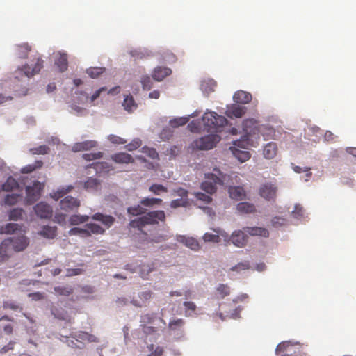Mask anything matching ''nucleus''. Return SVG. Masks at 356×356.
<instances>
[{
    "instance_id": "nucleus-1",
    "label": "nucleus",
    "mask_w": 356,
    "mask_h": 356,
    "mask_svg": "<svg viewBox=\"0 0 356 356\" xmlns=\"http://www.w3.org/2000/svg\"><path fill=\"white\" fill-rule=\"evenodd\" d=\"M17 231L23 233L26 232L23 225H19L13 222H8L0 229L1 234H12L15 233ZM7 239L10 240V245L12 246V249L15 252H21L24 250L29 243V238L25 236L24 234H21L17 236L9 237Z\"/></svg>"
},
{
    "instance_id": "nucleus-2",
    "label": "nucleus",
    "mask_w": 356,
    "mask_h": 356,
    "mask_svg": "<svg viewBox=\"0 0 356 356\" xmlns=\"http://www.w3.org/2000/svg\"><path fill=\"white\" fill-rule=\"evenodd\" d=\"M165 220V212L162 210H157L149 211L141 217L131 220L129 225L141 231L147 225H155L158 224L159 221L164 222Z\"/></svg>"
},
{
    "instance_id": "nucleus-3",
    "label": "nucleus",
    "mask_w": 356,
    "mask_h": 356,
    "mask_svg": "<svg viewBox=\"0 0 356 356\" xmlns=\"http://www.w3.org/2000/svg\"><path fill=\"white\" fill-rule=\"evenodd\" d=\"M243 130L245 135L241 140L234 142V147L236 148L246 149L249 145V137L258 135L264 127H260L258 122L254 119H246L243 122Z\"/></svg>"
},
{
    "instance_id": "nucleus-4",
    "label": "nucleus",
    "mask_w": 356,
    "mask_h": 356,
    "mask_svg": "<svg viewBox=\"0 0 356 356\" xmlns=\"http://www.w3.org/2000/svg\"><path fill=\"white\" fill-rule=\"evenodd\" d=\"M44 60L39 54H35L31 60V64H25L19 67L15 72V79L19 80L23 76L28 78L38 74L44 67Z\"/></svg>"
},
{
    "instance_id": "nucleus-5",
    "label": "nucleus",
    "mask_w": 356,
    "mask_h": 356,
    "mask_svg": "<svg viewBox=\"0 0 356 356\" xmlns=\"http://www.w3.org/2000/svg\"><path fill=\"white\" fill-rule=\"evenodd\" d=\"M206 180L201 184V188L209 194H213L216 191L217 185H222L225 179V175L217 168L213 172L205 175Z\"/></svg>"
},
{
    "instance_id": "nucleus-6",
    "label": "nucleus",
    "mask_w": 356,
    "mask_h": 356,
    "mask_svg": "<svg viewBox=\"0 0 356 356\" xmlns=\"http://www.w3.org/2000/svg\"><path fill=\"white\" fill-rule=\"evenodd\" d=\"M204 129L207 131H218L227 124V120L215 112H206L202 116Z\"/></svg>"
},
{
    "instance_id": "nucleus-7",
    "label": "nucleus",
    "mask_w": 356,
    "mask_h": 356,
    "mask_svg": "<svg viewBox=\"0 0 356 356\" xmlns=\"http://www.w3.org/2000/svg\"><path fill=\"white\" fill-rule=\"evenodd\" d=\"M220 140V137L218 134H210L195 140L192 143V147L200 150L211 149Z\"/></svg>"
},
{
    "instance_id": "nucleus-8",
    "label": "nucleus",
    "mask_w": 356,
    "mask_h": 356,
    "mask_svg": "<svg viewBox=\"0 0 356 356\" xmlns=\"http://www.w3.org/2000/svg\"><path fill=\"white\" fill-rule=\"evenodd\" d=\"M44 185L39 181H35L32 186L26 188V202L29 204H31L37 201L41 195Z\"/></svg>"
},
{
    "instance_id": "nucleus-9",
    "label": "nucleus",
    "mask_w": 356,
    "mask_h": 356,
    "mask_svg": "<svg viewBox=\"0 0 356 356\" xmlns=\"http://www.w3.org/2000/svg\"><path fill=\"white\" fill-rule=\"evenodd\" d=\"M59 205L61 210L65 212H72L79 209L81 202L79 199L68 195L60 200Z\"/></svg>"
},
{
    "instance_id": "nucleus-10",
    "label": "nucleus",
    "mask_w": 356,
    "mask_h": 356,
    "mask_svg": "<svg viewBox=\"0 0 356 356\" xmlns=\"http://www.w3.org/2000/svg\"><path fill=\"white\" fill-rule=\"evenodd\" d=\"M259 194L266 200H275L277 195V187L272 183H265L260 186Z\"/></svg>"
},
{
    "instance_id": "nucleus-11",
    "label": "nucleus",
    "mask_w": 356,
    "mask_h": 356,
    "mask_svg": "<svg viewBox=\"0 0 356 356\" xmlns=\"http://www.w3.org/2000/svg\"><path fill=\"white\" fill-rule=\"evenodd\" d=\"M35 214L40 218L49 219L52 216L51 207L43 202L38 203L34 207Z\"/></svg>"
},
{
    "instance_id": "nucleus-12",
    "label": "nucleus",
    "mask_w": 356,
    "mask_h": 356,
    "mask_svg": "<svg viewBox=\"0 0 356 356\" xmlns=\"http://www.w3.org/2000/svg\"><path fill=\"white\" fill-rule=\"evenodd\" d=\"M230 241L235 246L243 248L247 243L248 236L245 233L244 230H236L232 234Z\"/></svg>"
},
{
    "instance_id": "nucleus-13",
    "label": "nucleus",
    "mask_w": 356,
    "mask_h": 356,
    "mask_svg": "<svg viewBox=\"0 0 356 356\" xmlns=\"http://www.w3.org/2000/svg\"><path fill=\"white\" fill-rule=\"evenodd\" d=\"M153 294L150 290L142 291L138 294L139 300L133 298L131 303L136 307H142L153 298Z\"/></svg>"
},
{
    "instance_id": "nucleus-14",
    "label": "nucleus",
    "mask_w": 356,
    "mask_h": 356,
    "mask_svg": "<svg viewBox=\"0 0 356 356\" xmlns=\"http://www.w3.org/2000/svg\"><path fill=\"white\" fill-rule=\"evenodd\" d=\"M10 241V239H5L0 244V261L1 262L7 261L12 254V250H13L11 249Z\"/></svg>"
},
{
    "instance_id": "nucleus-15",
    "label": "nucleus",
    "mask_w": 356,
    "mask_h": 356,
    "mask_svg": "<svg viewBox=\"0 0 356 356\" xmlns=\"http://www.w3.org/2000/svg\"><path fill=\"white\" fill-rule=\"evenodd\" d=\"M243 230L248 234L252 236H262L267 238L269 236V232L267 229L260 227H245Z\"/></svg>"
},
{
    "instance_id": "nucleus-16",
    "label": "nucleus",
    "mask_w": 356,
    "mask_h": 356,
    "mask_svg": "<svg viewBox=\"0 0 356 356\" xmlns=\"http://www.w3.org/2000/svg\"><path fill=\"white\" fill-rule=\"evenodd\" d=\"M246 108L242 106L232 104L228 107L226 115L230 118H241L246 112Z\"/></svg>"
},
{
    "instance_id": "nucleus-17",
    "label": "nucleus",
    "mask_w": 356,
    "mask_h": 356,
    "mask_svg": "<svg viewBox=\"0 0 356 356\" xmlns=\"http://www.w3.org/2000/svg\"><path fill=\"white\" fill-rule=\"evenodd\" d=\"M55 65L58 68L59 71L63 72L67 70L68 60L66 53L58 52L54 61Z\"/></svg>"
},
{
    "instance_id": "nucleus-18",
    "label": "nucleus",
    "mask_w": 356,
    "mask_h": 356,
    "mask_svg": "<svg viewBox=\"0 0 356 356\" xmlns=\"http://www.w3.org/2000/svg\"><path fill=\"white\" fill-rule=\"evenodd\" d=\"M228 192L229 197L237 201L242 200L246 197V193L242 186H229Z\"/></svg>"
},
{
    "instance_id": "nucleus-19",
    "label": "nucleus",
    "mask_w": 356,
    "mask_h": 356,
    "mask_svg": "<svg viewBox=\"0 0 356 356\" xmlns=\"http://www.w3.org/2000/svg\"><path fill=\"white\" fill-rule=\"evenodd\" d=\"M96 146L97 142L95 140L79 142L74 144L72 146V151L74 152L86 151L95 147Z\"/></svg>"
},
{
    "instance_id": "nucleus-20",
    "label": "nucleus",
    "mask_w": 356,
    "mask_h": 356,
    "mask_svg": "<svg viewBox=\"0 0 356 356\" xmlns=\"http://www.w3.org/2000/svg\"><path fill=\"white\" fill-rule=\"evenodd\" d=\"M172 73V70L165 67H156L152 72V77L157 81H161Z\"/></svg>"
},
{
    "instance_id": "nucleus-21",
    "label": "nucleus",
    "mask_w": 356,
    "mask_h": 356,
    "mask_svg": "<svg viewBox=\"0 0 356 356\" xmlns=\"http://www.w3.org/2000/svg\"><path fill=\"white\" fill-rule=\"evenodd\" d=\"M91 218L94 220L100 221L107 228L110 227L115 222V218L110 215H104L102 213H96L92 216Z\"/></svg>"
},
{
    "instance_id": "nucleus-22",
    "label": "nucleus",
    "mask_w": 356,
    "mask_h": 356,
    "mask_svg": "<svg viewBox=\"0 0 356 356\" xmlns=\"http://www.w3.org/2000/svg\"><path fill=\"white\" fill-rule=\"evenodd\" d=\"M233 99L236 103L248 104L252 100V95L243 90H238L234 94Z\"/></svg>"
},
{
    "instance_id": "nucleus-23",
    "label": "nucleus",
    "mask_w": 356,
    "mask_h": 356,
    "mask_svg": "<svg viewBox=\"0 0 356 356\" xmlns=\"http://www.w3.org/2000/svg\"><path fill=\"white\" fill-rule=\"evenodd\" d=\"M112 160L117 163H134V158L125 152L116 153L111 156Z\"/></svg>"
},
{
    "instance_id": "nucleus-24",
    "label": "nucleus",
    "mask_w": 356,
    "mask_h": 356,
    "mask_svg": "<svg viewBox=\"0 0 356 356\" xmlns=\"http://www.w3.org/2000/svg\"><path fill=\"white\" fill-rule=\"evenodd\" d=\"M277 153V145L274 142L266 144L263 150L264 156L267 159H273Z\"/></svg>"
},
{
    "instance_id": "nucleus-25",
    "label": "nucleus",
    "mask_w": 356,
    "mask_h": 356,
    "mask_svg": "<svg viewBox=\"0 0 356 356\" xmlns=\"http://www.w3.org/2000/svg\"><path fill=\"white\" fill-rule=\"evenodd\" d=\"M178 241L184 243L186 247L189 248L192 250H199L200 245L198 241L193 237H186L184 236H180Z\"/></svg>"
},
{
    "instance_id": "nucleus-26",
    "label": "nucleus",
    "mask_w": 356,
    "mask_h": 356,
    "mask_svg": "<svg viewBox=\"0 0 356 356\" xmlns=\"http://www.w3.org/2000/svg\"><path fill=\"white\" fill-rule=\"evenodd\" d=\"M233 155L241 163L245 162L250 158V153L246 150H241L236 147H231Z\"/></svg>"
},
{
    "instance_id": "nucleus-27",
    "label": "nucleus",
    "mask_w": 356,
    "mask_h": 356,
    "mask_svg": "<svg viewBox=\"0 0 356 356\" xmlns=\"http://www.w3.org/2000/svg\"><path fill=\"white\" fill-rule=\"evenodd\" d=\"M57 233V227L56 226H44L38 232V234L44 238L53 239L56 237Z\"/></svg>"
},
{
    "instance_id": "nucleus-28",
    "label": "nucleus",
    "mask_w": 356,
    "mask_h": 356,
    "mask_svg": "<svg viewBox=\"0 0 356 356\" xmlns=\"http://www.w3.org/2000/svg\"><path fill=\"white\" fill-rule=\"evenodd\" d=\"M158 267L157 262L143 264L140 267V275L143 279H147L149 275Z\"/></svg>"
},
{
    "instance_id": "nucleus-29",
    "label": "nucleus",
    "mask_w": 356,
    "mask_h": 356,
    "mask_svg": "<svg viewBox=\"0 0 356 356\" xmlns=\"http://www.w3.org/2000/svg\"><path fill=\"white\" fill-rule=\"evenodd\" d=\"M236 209L238 212L245 214L254 213L256 211L254 204L248 202L238 203L236 206Z\"/></svg>"
},
{
    "instance_id": "nucleus-30",
    "label": "nucleus",
    "mask_w": 356,
    "mask_h": 356,
    "mask_svg": "<svg viewBox=\"0 0 356 356\" xmlns=\"http://www.w3.org/2000/svg\"><path fill=\"white\" fill-rule=\"evenodd\" d=\"M74 188L73 186H62L59 188H58L57 191H53L50 196L51 198H53L55 200H58L60 198L63 197L64 195L70 193L72 189Z\"/></svg>"
},
{
    "instance_id": "nucleus-31",
    "label": "nucleus",
    "mask_w": 356,
    "mask_h": 356,
    "mask_svg": "<svg viewBox=\"0 0 356 356\" xmlns=\"http://www.w3.org/2000/svg\"><path fill=\"white\" fill-rule=\"evenodd\" d=\"M31 47L27 43H24L16 46V54L21 58H26Z\"/></svg>"
},
{
    "instance_id": "nucleus-32",
    "label": "nucleus",
    "mask_w": 356,
    "mask_h": 356,
    "mask_svg": "<svg viewBox=\"0 0 356 356\" xmlns=\"http://www.w3.org/2000/svg\"><path fill=\"white\" fill-rule=\"evenodd\" d=\"M19 188V183L12 177H8L6 181L2 185V189L5 191H12Z\"/></svg>"
},
{
    "instance_id": "nucleus-33",
    "label": "nucleus",
    "mask_w": 356,
    "mask_h": 356,
    "mask_svg": "<svg viewBox=\"0 0 356 356\" xmlns=\"http://www.w3.org/2000/svg\"><path fill=\"white\" fill-rule=\"evenodd\" d=\"M86 227H87L90 236L92 234H104L105 232V229L103 227L95 223H87Z\"/></svg>"
},
{
    "instance_id": "nucleus-34",
    "label": "nucleus",
    "mask_w": 356,
    "mask_h": 356,
    "mask_svg": "<svg viewBox=\"0 0 356 356\" xmlns=\"http://www.w3.org/2000/svg\"><path fill=\"white\" fill-rule=\"evenodd\" d=\"M89 220V216L87 215H72L69 219V222L72 225H78L84 223Z\"/></svg>"
},
{
    "instance_id": "nucleus-35",
    "label": "nucleus",
    "mask_w": 356,
    "mask_h": 356,
    "mask_svg": "<svg viewBox=\"0 0 356 356\" xmlns=\"http://www.w3.org/2000/svg\"><path fill=\"white\" fill-rule=\"evenodd\" d=\"M123 106L126 111L131 112L136 108L137 105L135 103L133 97L131 95H127L124 99Z\"/></svg>"
},
{
    "instance_id": "nucleus-36",
    "label": "nucleus",
    "mask_w": 356,
    "mask_h": 356,
    "mask_svg": "<svg viewBox=\"0 0 356 356\" xmlns=\"http://www.w3.org/2000/svg\"><path fill=\"white\" fill-rule=\"evenodd\" d=\"M100 184V182L96 178L90 177L84 183V188L88 191L97 190Z\"/></svg>"
},
{
    "instance_id": "nucleus-37",
    "label": "nucleus",
    "mask_w": 356,
    "mask_h": 356,
    "mask_svg": "<svg viewBox=\"0 0 356 356\" xmlns=\"http://www.w3.org/2000/svg\"><path fill=\"white\" fill-rule=\"evenodd\" d=\"M162 202L163 200L160 198L144 197L141 200L140 204L143 206L150 207L156 204L160 205Z\"/></svg>"
},
{
    "instance_id": "nucleus-38",
    "label": "nucleus",
    "mask_w": 356,
    "mask_h": 356,
    "mask_svg": "<svg viewBox=\"0 0 356 356\" xmlns=\"http://www.w3.org/2000/svg\"><path fill=\"white\" fill-rule=\"evenodd\" d=\"M69 234L70 236L79 235L81 237H85V238L90 236V234L88 232L87 227H86V226L84 227V228L73 227L70 229Z\"/></svg>"
},
{
    "instance_id": "nucleus-39",
    "label": "nucleus",
    "mask_w": 356,
    "mask_h": 356,
    "mask_svg": "<svg viewBox=\"0 0 356 356\" xmlns=\"http://www.w3.org/2000/svg\"><path fill=\"white\" fill-rule=\"evenodd\" d=\"M24 213V211L22 209L15 208L9 212V220H18L22 218Z\"/></svg>"
},
{
    "instance_id": "nucleus-40",
    "label": "nucleus",
    "mask_w": 356,
    "mask_h": 356,
    "mask_svg": "<svg viewBox=\"0 0 356 356\" xmlns=\"http://www.w3.org/2000/svg\"><path fill=\"white\" fill-rule=\"evenodd\" d=\"M216 83L213 80L204 81L201 83V89L207 93H210L214 91V88Z\"/></svg>"
},
{
    "instance_id": "nucleus-41",
    "label": "nucleus",
    "mask_w": 356,
    "mask_h": 356,
    "mask_svg": "<svg viewBox=\"0 0 356 356\" xmlns=\"http://www.w3.org/2000/svg\"><path fill=\"white\" fill-rule=\"evenodd\" d=\"M43 165L42 161H36L33 164H29L22 168L21 172L22 173H30L38 168H40Z\"/></svg>"
},
{
    "instance_id": "nucleus-42",
    "label": "nucleus",
    "mask_w": 356,
    "mask_h": 356,
    "mask_svg": "<svg viewBox=\"0 0 356 356\" xmlns=\"http://www.w3.org/2000/svg\"><path fill=\"white\" fill-rule=\"evenodd\" d=\"M184 324L185 322L181 318L174 319L170 321L168 327L170 330H179L184 326Z\"/></svg>"
},
{
    "instance_id": "nucleus-43",
    "label": "nucleus",
    "mask_w": 356,
    "mask_h": 356,
    "mask_svg": "<svg viewBox=\"0 0 356 356\" xmlns=\"http://www.w3.org/2000/svg\"><path fill=\"white\" fill-rule=\"evenodd\" d=\"M127 212L132 216H138L145 213L146 209L140 205H136L128 207Z\"/></svg>"
},
{
    "instance_id": "nucleus-44",
    "label": "nucleus",
    "mask_w": 356,
    "mask_h": 356,
    "mask_svg": "<svg viewBox=\"0 0 356 356\" xmlns=\"http://www.w3.org/2000/svg\"><path fill=\"white\" fill-rule=\"evenodd\" d=\"M188 121V118L186 117H181L174 118L170 120V125L173 128L179 127V126L185 125Z\"/></svg>"
},
{
    "instance_id": "nucleus-45",
    "label": "nucleus",
    "mask_w": 356,
    "mask_h": 356,
    "mask_svg": "<svg viewBox=\"0 0 356 356\" xmlns=\"http://www.w3.org/2000/svg\"><path fill=\"white\" fill-rule=\"evenodd\" d=\"M149 191L154 195H160L161 193H166L168 188L161 184H154L149 188Z\"/></svg>"
},
{
    "instance_id": "nucleus-46",
    "label": "nucleus",
    "mask_w": 356,
    "mask_h": 356,
    "mask_svg": "<svg viewBox=\"0 0 356 356\" xmlns=\"http://www.w3.org/2000/svg\"><path fill=\"white\" fill-rule=\"evenodd\" d=\"M105 71L104 67H90L87 70V74L91 78H97Z\"/></svg>"
},
{
    "instance_id": "nucleus-47",
    "label": "nucleus",
    "mask_w": 356,
    "mask_h": 356,
    "mask_svg": "<svg viewBox=\"0 0 356 356\" xmlns=\"http://www.w3.org/2000/svg\"><path fill=\"white\" fill-rule=\"evenodd\" d=\"M54 291L58 295L68 296L72 293L73 289L70 286H56L54 288Z\"/></svg>"
},
{
    "instance_id": "nucleus-48",
    "label": "nucleus",
    "mask_w": 356,
    "mask_h": 356,
    "mask_svg": "<svg viewBox=\"0 0 356 356\" xmlns=\"http://www.w3.org/2000/svg\"><path fill=\"white\" fill-rule=\"evenodd\" d=\"M141 151L152 159L159 158V154L154 148L145 146L142 148Z\"/></svg>"
},
{
    "instance_id": "nucleus-49",
    "label": "nucleus",
    "mask_w": 356,
    "mask_h": 356,
    "mask_svg": "<svg viewBox=\"0 0 356 356\" xmlns=\"http://www.w3.org/2000/svg\"><path fill=\"white\" fill-rule=\"evenodd\" d=\"M216 290L221 298H224L225 296H228L230 292L228 285L224 284H220Z\"/></svg>"
},
{
    "instance_id": "nucleus-50",
    "label": "nucleus",
    "mask_w": 356,
    "mask_h": 356,
    "mask_svg": "<svg viewBox=\"0 0 356 356\" xmlns=\"http://www.w3.org/2000/svg\"><path fill=\"white\" fill-rule=\"evenodd\" d=\"M250 268V265L248 261L240 262L231 268L232 271L240 272L241 270H247Z\"/></svg>"
},
{
    "instance_id": "nucleus-51",
    "label": "nucleus",
    "mask_w": 356,
    "mask_h": 356,
    "mask_svg": "<svg viewBox=\"0 0 356 356\" xmlns=\"http://www.w3.org/2000/svg\"><path fill=\"white\" fill-rule=\"evenodd\" d=\"M20 197L19 194L13 193L8 194L6 196L4 202L8 205H13L15 204Z\"/></svg>"
},
{
    "instance_id": "nucleus-52",
    "label": "nucleus",
    "mask_w": 356,
    "mask_h": 356,
    "mask_svg": "<svg viewBox=\"0 0 356 356\" xmlns=\"http://www.w3.org/2000/svg\"><path fill=\"white\" fill-rule=\"evenodd\" d=\"M33 154H47L49 152V147L47 145H40L30 149Z\"/></svg>"
},
{
    "instance_id": "nucleus-53",
    "label": "nucleus",
    "mask_w": 356,
    "mask_h": 356,
    "mask_svg": "<svg viewBox=\"0 0 356 356\" xmlns=\"http://www.w3.org/2000/svg\"><path fill=\"white\" fill-rule=\"evenodd\" d=\"M154 319H155L154 314H145L141 315V316H140L141 326L148 324V323H153Z\"/></svg>"
},
{
    "instance_id": "nucleus-54",
    "label": "nucleus",
    "mask_w": 356,
    "mask_h": 356,
    "mask_svg": "<svg viewBox=\"0 0 356 356\" xmlns=\"http://www.w3.org/2000/svg\"><path fill=\"white\" fill-rule=\"evenodd\" d=\"M203 239L205 242L219 243L220 238L218 234H212L210 233H205L203 236Z\"/></svg>"
},
{
    "instance_id": "nucleus-55",
    "label": "nucleus",
    "mask_w": 356,
    "mask_h": 356,
    "mask_svg": "<svg viewBox=\"0 0 356 356\" xmlns=\"http://www.w3.org/2000/svg\"><path fill=\"white\" fill-rule=\"evenodd\" d=\"M141 145H142L141 140L138 138H136V139H134L131 143L127 144L125 146V148L127 150L131 152V151H134V150L138 149V147H140L141 146Z\"/></svg>"
},
{
    "instance_id": "nucleus-56",
    "label": "nucleus",
    "mask_w": 356,
    "mask_h": 356,
    "mask_svg": "<svg viewBox=\"0 0 356 356\" xmlns=\"http://www.w3.org/2000/svg\"><path fill=\"white\" fill-rule=\"evenodd\" d=\"M103 156V153L101 152H95V153H87L83 154L82 157L86 161H93L96 159H101Z\"/></svg>"
},
{
    "instance_id": "nucleus-57",
    "label": "nucleus",
    "mask_w": 356,
    "mask_h": 356,
    "mask_svg": "<svg viewBox=\"0 0 356 356\" xmlns=\"http://www.w3.org/2000/svg\"><path fill=\"white\" fill-rule=\"evenodd\" d=\"M188 204V200L187 199H184V198H180V199H177V200H172L171 202H170V207L172 208H177V207H186Z\"/></svg>"
},
{
    "instance_id": "nucleus-58",
    "label": "nucleus",
    "mask_w": 356,
    "mask_h": 356,
    "mask_svg": "<svg viewBox=\"0 0 356 356\" xmlns=\"http://www.w3.org/2000/svg\"><path fill=\"white\" fill-rule=\"evenodd\" d=\"M141 84L143 86V88L145 90H149L152 86V82L151 79L148 76H144L141 78L140 80Z\"/></svg>"
},
{
    "instance_id": "nucleus-59",
    "label": "nucleus",
    "mask_w": 356,
    "mask_h": 356,
    "mask_svg": "<svg viewBox=\"0 0 356 356\" xmlns=\"http://www.w3.org/2000/svg\"><path fill=\"white\" fill-rule=\"evenodd\" d=\"M3 309H10L14 311H17L18 309L22 310V308L19 306L18 304H17L15 302L13 301H4L3 302Z\"/></svg>"
},
{
    "instance_id": "nucleus-60",
    "label": "nucleus",
    "mask_w": 356,
    "mask_h": 356,
    "mask_svg": "<svg viewBox=\"0 0 356 356\" xmlns=\"http://www.w3.org/2000/svg\"><path fill=\"white\" fill-rule=\"evenodd\" d=\"M304 209L300 204H296L294 210L292 211V215L296 218H300L304 216Z\"/></svg>"
},
{
    "instance_id": "nucleus-61",
    "label": "nucleus",
    "mask_w": 356,
    "mask_h": 356,
    "mask_svg": "<svg viewBox=\"0 0 356 356\" xmlns=\"http://www.w3.org/2000/svg\"><path fill=\"white\" fill-rule=\"evenodd\" d=\"M108 139L112 143L117 145H122L127 143V141L124 139L113 134L109 135Z\"/></svg>"
},
{
    "instance_id": "nucleus-62",
    "label": "nucleus",
    "mask_w": 356,
    "mask_h": 356,
    "mask_svg": "<svg viewBox=\"0 0 356 356\" xmlns=\"http://www.w3.org/2000/svg\"><path fill=\"white\" fill-rule=\"evenodd\" d=\"M90 167H92L93 168H95L97 172L98 170H108V165L107 163H105V162L93 163L90 165Z\"/></svg>"
},
{
    "instance_id": "nucleus-63",
    "label": "nucleus",
    "mask_w": 356,
    "mask_h": 356,
    "mask_svg": "<svg viewBox=\"0 0 356 356\" xmlns=\"http://www.w3.org/2000/svg\"><path fill=\"white\" fill-rule=\"evenodd\" d=\"M172 136V131L170 128L163 129L160 134V138L163 140H168Z\"/></svg>"
},
{
    "instance_id": "nucleus-64",
    "label": "nucleus",
    "mask_w": 356,
    "mask_h": 356,
    "mask_svg": "<svg viewBox=\"0 0 356 356\" xmlns=\"http://www.w3.org/2000/svg\"><path fill=\"white\" fill-rule=\"evenodd\" d=\"M195 197L197 200H202L206 203H209L212 200V198L209 195L204 194L201 192L196 193Z\"/></svg>"
}]
</instances>
